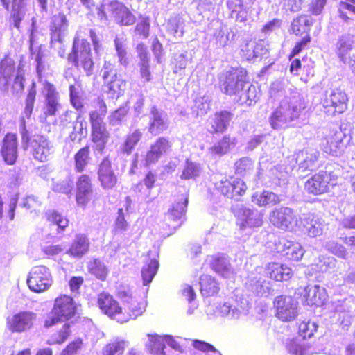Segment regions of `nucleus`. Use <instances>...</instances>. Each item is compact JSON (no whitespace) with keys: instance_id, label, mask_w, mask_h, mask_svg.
Segmentation results:
<instances>
[{"instance_id":"7","label":"nucleus","mask_w":355,"mask_h":355,"mask_svg":"<svg viewBox=\"0 0 355 355\" xmlns=\"http://www.w3.org/2000/svg\"><path fill=\"white\" fill-rule=\"evenodd\" d=\"M53 284V277L50 269L40 265L33 267L28 272L27 284L35 293L47 291Z\"/></svg>"},{"instance_id":"11","label":"nucleus","mask_w":355,"mask_h":355,"mask_svg":"<svg viewBox=\"0 0 355 355\" xmlns=\"http://www.w3.org/2000/svg\"><path fill=\"white\" fill-rule=\"evenodd\" d=\"M275 316L283 322L294 320L298 315V302L291 296L279 295L275 298Z\"/></svg>"},{"instance_id":"57","label":"nucleus","mask_w":355,"mask_h":355,"mask_svg":"<svg viewBox=\"0 0 355 355\" xmlns=\"http://www.w3.org/2000/svg\"><path fill=\"white\" fill-rule=\"evenodd\" d=\"M313 24L312 18L308 15H301L293 19L291 25L292 31L295 35L306 33Z\"/></svg>"},{"instance_id":"19","label":"nucleus","mask_w":355,"mask_h":355,"mask_svg":"<svg viewBox=\"0 0 355 355\" xmlns=\"http://www.w3.org/2000/svg\"><path fill=\"white\" fill-rule=\"evenodd\" d=\"M42 92L45 96L44 114L46 117L53 116L61 107L59 94L55 86L48 82L43 84Z\"/></svg>"},{"instance_id":"37","label":"nucleus","mask_w":355,"mask_h":355,"mask_svg":"<svg viewBox=\"0 0 355 355\" xmlns=\"http://www.w3.org/2000/svg\"><path fill=\"white\" fill-rule=\"evenodd\" d=\"M46 216L53 232L49 234L51 237L55 236L56 233L64 231L69 225L68 219L56 211H49Z\"/></svg>"},{"instance_id":"1","label":"nucleus","mask_w":355,"mask_h":355,"mask_svg":"<svg viewBox=\"0 0 355 355\" xmlns=\"http://www.w3.org/2000/svg\"><path fill=\"white\" fill-rule=\"evenodd\" d=\"M306 107L303 98L295 92L292 96L281 100L279 106L270 114L269 123L274 130L288 128L299 119Z\"/></svg>"},{"instance_id":"56","label":"nucleus","mask_w":355,"mask_h":355,"mask_svg":"<svg viewBox=\"0 0 355 355\" xmlns=\"http://www.w3.org/2000/svg\"><path fill=\"white\" fill-rule=\"evenodd\" d=\"M114 46L119 62L125 66L128 63L127 57V39L123 35H116L114 39Z\"/></svg>"},{"instance_id":"49","label":"nucleus","mask_w":355,"mask_h":355,"mask_svg":"<svg viewBox=\"0 0 355 355\" xmlns=\"http://www.w3.org/2000/svg\"><path fill=\"white\" fill-rule=\"evenodd\" d=\"M87 269L90 274L100 280H105L108 275L109 269L105 263L99 259H93L87 263Z\"/></svg>"},{"instance_id":"36","label":"nucleus","mask_w":355,"mask_h":355,"mask_svg":"<svg viewBox=\"0 0 355 355\" xmlns=\"http://www.w3.org/2000/svg\"><path fill=\"white\" fill-rule=\"evenodd\" d=\"M89 245L88 238L85 234H80L76 236L66 252L73 257L80 258L88 252Z\"/></svg>"},{"instance_id":"31","label":"nucleus","mask_w":355,"mask_h":355,"mask_svg":"<svg viewBox=\"0 0 355 355\" xmlns=\"http://www.w3.org/2000/svg\"><path fill=\"white\" fill-rule=\"evenodd\" d=\"M297 92L288 80L282 79L273 82L270 88V96L274 100L285 99Z\"/></svg>"},{"instance_id":"4","label":"nucleus","mask_w":355,"mask_h":355,"mask_svg":"<svg viewBox=\"0 0 355 355\" xmlns=\"http://www.w3.org/2000/svg\"><path fill=\"white\" fill-rule=\"evenodd\" d=\"M20 134L23 144L29 143L31 151L34 158L40 162L46 161L49 156L51 154L53 148L49 139L40 135H34L30 139L24 120L21 121Z\"/></svg>"},{"instance_id":"23","label":"nucleus","mask_w":355,"mask_h":355,"mask_svg":"<svg viewBox=\"0 0 355 355\" xmlns=\"http://www.w3.org/2000/svg\"><path fill=\"white\" fill-rule=\"evenodd\" d=\"M171 142L166 137H161L150 146L144 159L145 166L155 164L159 158L171 149Z\"/></svg>"},{"instance_id":"62","label":"nucleus","mask_w":355,"mask_h":355,"mask_svg":"<svg viewBox=\"0 0 355 355\" xmlns=\"http://www.w3.org/2000/svg\"><path fill=\"white\" fill-rule=\"evenodd\" d=\"M69 334V324L68 323H65L60 331L53 334L49 337L47 340V344L50 345L62 344L67 340Z\"/></svg>"},{"instance_id":"35","label":"nucleus","mask_w":355,"mask_h":355,"mask_svg":"<svg viewBox=\"0 0 355 355\" xmlns=\"http://www.w3.org/2000/svg\"><path fill=\"white\" fill-rule=\"evenodd\" d=\"M15 71V63L11 58H6L0 62V87L1 90L8 89Z\"/></svg>"},{"instance_id":"9","label":"nucleus","mask_w":355,"mask_h":355,"mask_svg":"<svg viewBox=\"0 0 355 355\" xmlns=\"http://www.w3.org/2000/svg\"><path fill=\"white\" fill-rule=\"evenodd\" d=\"M330 309L338 316V322L343 328H347L355 315V297L349 296L344 299L332 300Z\"/></svg>"},{"instance_id":"34","label":"nucleus","mask_w":355,"mask_h":355,"mask_svg":"<svg viewBox=\"0 0 355 355\" xmlns=\"http://www.w3.org/2000/svg\"><path fill=\"white\" fill-rule=\"evenodd\" d=\"M227 6L230 11V17L239 22H245L250 16V7L243 3V0H228Z\"/></svg>"},{"instance_id":"8","label":"nucleus","mask_w":355,"mask_h":355,"mask_svg":"<svg viewBox=\"0 0 355 355\" xmlns=\"http://www.w3.org/2000/svg\"><path fill=\"white\" fill-rule=\"evenodd\" d=\"M336 176L331 172L320 171L305 182V190L313 195H320L329 191L331 187L336 184Z\"/></svg>"},{"instance_id":"39","label":"nucleus","mask_w":355,"mask_h":355,"mask_svg":"<svg viewBox=\"0 0 355 355\" xmlns=\"http://www.w3.org/2000/svg\"><path fill=\"white\" fill-rule=\"evenodd\" d=\"M247 288L257 295L263 296L270 293V283L261 277H257L251 274L246 282Z\"/></svg>"},{"instance_id":"64","label":"nucleus","mask_w":355,"mask_h":355,"mask_svg":"<svg viewBox=\"0 0 355 355\" xmlns=\"http://www.w3.org/2000/svg\"><path fill=\"white\" fill-rule=\"evenodd\" d=\"M126 342L123 340H117L115 342L107 345L102 355H122L125 347Z\"/></svg>"},{"instance_id":"32","label":"nucleus","mask_w":355,"mask_h":355,"mask_svg":"<svg viewBox=\"0 0 355 355\" xmlns=\"http://www.w3.org/2000/svg\"><path fill=\"white\" fill-rule=\"evenodd\" d=\"M103 91L111 99H117L123 94L126 83L117 75H113L107 80H103Z\"/></svg>"},{"instance_id":"42","label":"nucleus","mask_w":355,"mask_h":355,"mask_svg":"<svg viewBox=\"0 0 355 355\" xmlns=\"http://www.w3.org/2000/svg\"><path fill=\"white\" fill-rule=\"evenodd\" d=\"M137 50L140 58L139 65L141 77L144 82H148L151 79V73L149 69L150 58L146 47L141 44L137 46Z\"/></svg>"},{"instance_id":"58","label":"nucleus","mask_w":355,"mask_h":355,"mask_svg":"<svg viewBox=\"0 0 355 355\" xmlns=\"http://www.w3.org/2000/svg\"><path fill=\"white\" fill-rule=\"evenodd\" d=\"M184 27V19L178 15L171 17L166 24L167 32L178 38L183 35Z\"/></svg>"},{"instance_id":"43","label":"nucleus","mask_w":355,"mask_h":355,"mask_svg":"<svg viewBox=\"0 0 355 355\" xmlns=\"http://www.w3.org/2000/svg\"><path fill=\"white\" fill-rule=\"evenodd\" d=\"M280 201L278 195L269 191L255 192L252 196V202L259 207L275 205L279 203Z\"/></svg>"},{"instance_id":"24","label":"nucleus","mask_w":355,"mask_h":355,"mask_svg":"<svg viewBox=\"0 0 355 355\" xmlns=\"http://www.w3.org/2000/svg\"><path fill=\"white\" fill-rule=\"evenodd\" d=\"M276 250L287 259L293 261L300 260L305 252L300 243L285 239L279 240L276 244Z\"/></svg>"},{"instance_id":"52","label":"nucleus","mask_w":355,"mask_h":355,"mask_svg":"<svg viewBox=\"0 0 355 355\" xmlns=\"http://www.w3.org/2000/svg\"><path fill=\"white\" fill-rule=\"evenodd\" d=\"M92 141L97 144V149L102 150L105 144L107 143L110 137L109 132L106 130L105 124L92 127Z\"/></svg>"},{"instance_id":"55","label":"nucleus","mask_w":355,"mask_h":355,"mask_svg":"<svg viewBox=\"0 0 355 355\" xmlns=\"http://www.w3.org/2000/svg\"><path fill=\"white\" fill-rule=\"evenodd\" d=\"M293 166H284L282 165L271 166L266 175L271 179L272 183L277 184L280 180H284L286 175L292 171Z\"/></svg>"},{"instance_id":"47","label":"nucleus","mask_w":355,"mask_h":355,"mask_svg":"<svg viewBox=\"0 0 355 355\" xmlns=\"http://www.w3.org/2000/svg\"><path fill=\"white\" fill-rule=\"evenodd\" d=\"M236 145V139L230 136H224L220 140L209 148V153L213 155L221 156L226 154Z\"/></svg>"},{"instance_id":"46","label":"nucleus","mask_w":355,"mask_h":355,"mask_svg":"<svg viewBox=\"0 0 355 355\" xmlns=\"http://www.w3.org/2000/svg\"><path fill=\"white\" fill-rule=\"evenodd\" d=\"M200 292L205 297L217 294L220 290L219 284L216 279L209 275H204L200 279Z\"/></svg>"},{"instance_id":"40","label":"nucleus","mask_w":355,"mask_h":355,"mask_svg":"<svg viewBox=\"0 0 355 355\" xmlns=\"http://www.w3.org/2000/svg\"><path fill=\"white\" fill-rule=\"evenodd\" d=\"M148 340L145 343V347L152 355H166L164 349V337L157 334H148Z\"/></svg>"},{"instance_id":"3","label":"nucleus","mask_w":355,"mask_h":355,"mask_svg":"<svg viewBox=\"0 0 355 355\" xmlns=\"http://www.w3.org/2000/svg\"><path fill=\"white\" fill-rule=\"evenodd\" d=\"M68 60L78 69L82 68L87 76L92 74L94 64L90 45L86 40L80 39L78 36L74 38L72 52L69 55Z\"/></svg>"},{"instance_id":"27","label":"nucleus","mask_w":355,"mask_h":355,"mask_svg":"<svg viewBox=\"0 0 355 355\" xmlns=\"http://www.w3.org/2000/svg\"><path fill=\"white\" fill-rule=\"evenodd\" d=\"M98 179L103 189H112L116 186L118 179L108 158L103 159L99 164Z\"/></svg>"},{"instance_id":"48","label":"nucleus","mask_w":355,"mask_h":355,"mask_svg":"<svg viewBox=\"0 0 355 355\" xmlns=\"http://www.w3.org/2000/svg\"><path fill=\"white\" fill-rule=\"evenodd\" d=\"M187 202V197L182 196L180 200L173 204L172 207L168 210L166 216V219L173 223L181 220L185 213Z\"/></svg>"},{"instance_id":"18","label":"nucleus","mask_w":355,"mask_h":355,"mask_svg":"<svg viewBox=\"0 0 355 355\" xmlns=\"http://www.w3.org/2000/svg\"><path fill=\"white\" fill-rule=\"evenodd\" d=\"M35 318L36 315L31 311H21L8 318L7 327L12 332H24L31 328Z\"/></svg>"},{"instance_id":"44","label":"nucleus","mask_w":355,"mask_h":355,"mask_svg":"<svg viewBox=\"0 0 355 355\" xmlns=\"http://www.w3.org/2000/svg\"><path fill=\"white\" fill-rule=\"evenodd\" d=\"M231 119L232 115L229 112L223 111L216 113L209 121V123L211 126L210 131L212 132H222L225 131Z\"/></svg>"},{"instance_id":"12","label":"nucleus","mask_w":355,"mask_h":355,"mask_svg":"<svg viewBox=\"0 0 355 355\" xmlns=\"http://www.w3.org/2000/svg\"><path fill=\"white\" fill-rule=\"evenodd\" d=\"M3 6L8 10L11 3V11L9 23L10 27L17 29L20 28V24L30 12L33 9V6L28 2V0H1Z\"/></svg>"},{"instance_id":"29","label":"nucleus","mask_w":355,"mask_h":355,"mask_svg":"<svg viewBox=\"0 0 355 355\" xmlns=\"http://www.w3.org/2000/svg\"><path fill=\"white\" fill-rule=\"evenodd\" d=\"M1 155L7 164H13L17 158V137L16 135L8 133L3 141Z\"/></svg>"},{"instance_id":"5","label":"nucleus","mask_w":355,"mask_h":355,"mask_svg":"<svg viewBox=\"0 0 355 355\" xmlns=\"http://www.w3.org/2000/svg\"><path fill=\"white\" fill-rule=\"evenodd\" d=\"M246 71L243 69H231L219 77L221 91L227 95L238 96L245 87Z\"/></svg>"},{"instance_id":"15","label":"nucleus","mask_w":355,"mask_h":355,"mask_svg":"<svg viewBox=\"0 0 355 355\" xmlns=\"http://www.w3.org/2000/svg\"><path fill=\"white\" fill-rule=\"evenodd\" d=\"M118 296L123 302L125 309H128L129 312L124 311L129 316L128 321L130 319H136L141 315L146 309V302L144 301L138 302L129 288H123L118 291Z\"/></svg>"},{"instance_id":"45","label":"nucleus","mask_w":355,"mask_h":355,"mask_svg":"<svg viewBox=\"0 0 355 355\" xmlns=\"http://www.w3.org/2000/svg\"><path fill=\"white\" fill-rule=\"evenodd\" d=\"M327 145L324 150L327 153L338 156L343 151V134L341 132H335L331 134L327 139Z\"/></svg>"},{"instance_id":"38","label":"nucleus","mask_w":355,"mask_h":355,"mask_svg":"<svg viewBox=\"0 0 355 355\" xmlns=\"http://www.w3.org/2000/svg\"><path fill=\"white\" fill-rule=\"evenodd\" d=\"M267 275L276 281H286L291 277L292 270L284 264L270 263L266 268Z\"/></svg>"},{"instance_id":"61","label":"nucleus","mask_w":355,"mask_h":355,"mask_svg":"<svg viewBox=\"0 0 355 355\" xmlns=\"http://www.w3.org/2000/svg\"><path fill=\"white\" fill-rule=\"evenodd\" d=\"M317 329L318 325L315 322L311 320L302 321L299 324L298 337H300L305 340L307 338H311L314 335L315 332H316Z\"/></svg>"},{"instance_id":"16","label":"nucleus","mask_w":355,"mask_h":355,"mask_svg":"<svg viewBox=\"0 0 355 355\" xmlns=\"http://www.w3.org/2000/svg\"><path fill=\"white\" fill-rule=\"evenodd\" d=\"M299 221L300 228L297 229L304 230L313 238L322 235L326 227V223L321 217L311 213L303 214Z\"/></svg>"},{"instance_id":"50","label":"nucleus","mask_w":355,"mask_h":355,"mask_svg":"<svg viewBox=\"0 0 355 355\" xmlns=\"http://www.w3.org/2000/svg\"><path fill=\"white\" fill-rule=\"evenodd\" d=\"M143 133L139 130H134L129 132L125 138L124 142L121 145V151L127 155H130L135 147L137 145L142 137Z\"/></svg>"},{"instance_id":"10","label":"nucleus","mask_w":355,"mask_h":355,"mask_svg":"<svg viewBox=\"0 0 355 355\" xmlns=\"http://www.w3.org/2000/svg\"><path fill=\"white\" fill-rule=\"evenodd\" d=\"M270 223L276 227L288 231H295L300 228L299 220L289 207H282L275 209L269 216Z\"/></svg>"},{"instance_id":"41","label":"nucleus","mask_w":355,"mask_h":355,"mask_svg":"<svg viewBox=\"0 0 355 355\" xmlns=\"http://www.w3.org/2000/svg\"><path fill=\"white\" fill-rule=\"evenodd\" d=\"M238 97L237 101L240 104L250 106L258 101L259 92L256 86L246 82L245 87L242 89Z\"/></svg>"},{"instance_id":"21","label":"nucleus","mask_w":355,"mask_h":355,"mask_svg":"<svg viewBox=\"0 0 355 355\" xmlns=\"http://www.w3.org/2000/svg\"><path fill=\"white\" fill-rule=\"evenodd\" d=\"M107 10L114 21L121 26H130L135 22V16L123 3L111 1L107 6Z\"/></svg>"},{"instance_id":"17","label":"nucleus","mask_w":355,"mask_h":355,"mask_svg":"<svg viewBox=\"0 0 355 355\" xmlns=\"http://www.w3.org/2000/svg\"><path fill=\"white\" fill-rule=\"evenodd\" d=\"M235 214L238 218L237 224L241 230L259 227L262 225V216L257 209H250L241 206L236 209Z\"/></svg>"},{"instance_id":"51","label":"nucleus","mask_w":355,"mask_h":355,"mask_svg":"<svg viewBox=\"0 0 355 355\" xmlns=\"http://www.w3.org/2000/svg\"><path fill=\"white\" fill-rule=\"evenodd\" d=\"M353 37L349 35H342L336 44L337 54L343 62L347 61V55L352 49Z\"/></svg>"},{"instance_id":"59","label":"nucleus","mask_w":355,"mask_h":355,"mask_svg":"<svg viewBox=\"0 0 355 355\" xmlns=\"http://www.w3.org/2000/svg\"><path fill=\"white\" fill-rule=\"evenodd\" d=\"M89 159V147L80 148L74 156L75 170L78 173L83 172L87 166Z\"/></svg>"},{"instance_id":"6","label":"nucleus","mask_w":355,"mask_h":355,"mask_svg":"<svg viewBox=\"0 0 355 355\" xmlns=\"http://www.w3.org/2000/svg\"><path fill=\"white\" fill-rule=\"evenodd\" d=\"M75 312L76 305L72 297L65 295L57 297L52 312L45 321V326L51 327L58 322L68 320Z\"/></svg>"},{"instance_id":"63","label":"nucleus","mask_w":355,"mask_h":355,"mask_svg":"<svg viewBox=\"0 0 355 355\" xmlns=\"http://www.w3.org/2000/svg\"><path fill=\"white\" fill-rule=\"evenodd\" d=\"M201 171L202 168L199 164L187 159L181 178L184 180L194 178L200 175Z\"/></svg>"},{"instance_id":"13","label":"nucleus","mask_w":355,"mask_h":355,"mask_svg":"<svg viewBox=\"0 0 355 355\" xmlns=\"http://www.w3.org/2000/svg\"><path fill=\"white\" fill-rule=\"evenodd\" d=\"M347 96L340 89L327 91L321 101L324 112L330 116L341 114L347 109Z\"/></svg>"},{"instance_id":"30","label":"nucleus","mask_w":355,"mask_h":355,"mask_svg":"<svg viewBox=\"0 0 355 355\" xmlns=\"http://www.w3.org/2000/svg\"><path fill=\"white\" fill-rule=\"evenodd\" d=\"M168 127L166 115L159 111L156 107H153L150 113L148 131L152 135H157L166 130Z\"/></svg>"},{"instance_id":"14","label":"nucleus","mask_w":355,"mask_h":355,"mask_svg":"<svg viewBox=\"0 0 355 355\" xmlns=\"http://www.w3.org/2000/svg\"><path fill=\"white\" fill-rule=\"evenodd\" d=\"M98 304L101 311L110 318L116 320L119 323L128 321L129 316L122 311L119 303L110 294L107 293L99 294Z\"/></svg>"},{"instance_id":"2","label":"nucleus","mask_w":355,"mask_h":355,"mask_svg":"<svg viewBox=\"0 0 355 355\" xmlns=\"http://www.w3.org/2000/svg\"><path fill=\"white\" fill-rule=\"evenodd\" d=\"M250 309V302L245 298H241L236 300L235 304L230 302L210 304L207 306L205 312L209 319L220 316L230 320H239L243 315H248Z\"/></svg>"},{"instance_id":"22","label":"nucleus","mask_w":355,"mask_h":355,"mask_svg":"<svg viewBox=\"0 0 355 355\" xmlns=\"http://www.w3.org/2000/svg\"><path fill=\"white\" fill-rule=\"evenodd\" d=\"M298 293L303 295L302 301L308 306H322L327 299L325 288L318 285L308 286L303 289L300 288L298 290Z\"/></svg>"},{"instance_id":"33","label":"nucleus","mask_w":355,"mask_h":355,"mask_svg":"<svg viewBox=\"0 0 355 355\" xmlns=\"http://www.w3.org/2000/svg\"><path fill=\"white\" fill-rule=\"evenodd\" d=\"M286 349L291 355H311L320 352L300 337L288 340L286 343Z\"/></svg>"},{"instance_id":"60","label":"nucleus","mask_w":355,"mask_h":355,"mask_svg":"<svg viewBox=\"0 0 355 355\" xmlns=\"http://www.w3.org/2000/svg\"><path fill=\"white\" fill-rule=\"evenodd\" d=\"M73 82L69 85L70 101L72 105L78 110L83 107L80 98V83L76 79H73Z\"/></svg>"},{"instance_id":"25","label":"nucleus","mask_w":355,"mask_h":355,"mask_svg":"<svg viewBox=\"0 0 355 355\" xmlns=\"http://www.w3.org/2000/svg\"><path fill=\"white\" fill-rule=\"evenodd\" d=\"M319 155V151L315 148H305L295 154V163L302 171H313L318 167Z\"/></svg>"},{"instance_id":"26","label":"nucleus","mask_w":355,"mask_h":355,"mask_svg":"<svg viewBox=\"0 0 355 355\" xmlns=\"http://www.w3.org/2000/svg\"><path fill=\"white\" fill-rule=\"evenodd\" d=\"M207 261L211 269L217 274L226 279L233 278L235 271L232 267L228 257L223 254L210 256Z\"/></svg>"},{"instance_id":"28","label":"nucleus","mask_w":355,"mask_h":355,"mask_svg":"<svg viewBox=\"0 0 355 355\" xmlns=\"http://www.w3.org/2000/svg\"><path fill=\"white\" fill-rule=\"evenodd\" d=\"M67 27V19L64 14L59 13L52 17L50 25L51 44L52 46L56 43L62 44Z\"/></svg>"},{"instance_id":"20","label":"nucleus","mask_w":355,"mask_h":355,"mask_svg":"<svg viewBox=\"0 0 355 355\" xmlns=\"http://www.w3.org/2000/svg\"><path fill=\"white\" fill-rule=\"evenodd\" d=\"M76 188L77 205L85 209L92 200L93 195V187L90 177L86 174L80 175L77 179Z\"/></svg>"},{"instance_id":"54","label":"nucleus","mask_w":355,"mask_h":355,"mask_svg":"<svg viewBox=\"0 0 355 355\" xmlns=\"http://www.w3.org/2000/svg\"><path fill=\"white\" fill-rule=\"evenodd\" d=\"M216 44L222 47L229 45L235 37L234 32L226 26H221L214 34Z\"/></svg>"},{"instance_id":"53","label":"nucleus","mask_w":355,"mask_h":355,"mask_svg":"<svg viewBox=\"0 0 355 355\" xmlns=\"http://www.w3.org/2000/svg\"><path fill=\"white\" fill-rule=\"evenodd\" d=\"M159 268V262L156 258L147 261L141 270V277L144 285H148L156 275Z\"/></svg>"}]
</instances>
